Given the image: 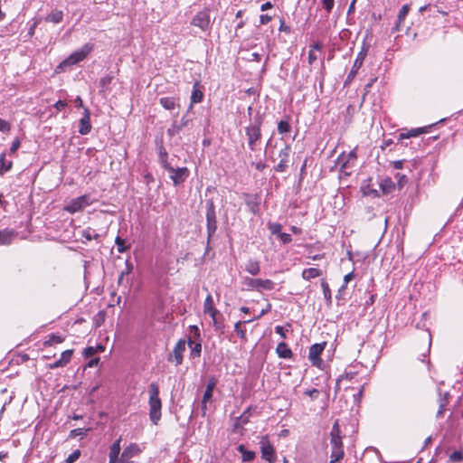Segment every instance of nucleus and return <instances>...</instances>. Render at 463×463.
I'll use <instances>...</instances> for the list:
<instances>
[{
	"label": "nucleus",
	"mask_w": 463,
	"mask_h": 463,
	"mask_svg": "<svg viewBox=\"0 0 463 463\" xmlns=\"http://www.w3.org/2000/svg\"><path fill=\"white\" fill-rule=\"evenodd\" d=\"M159 386L153 382L148 386L149 418L153 424L157 425L162 416V401L159 397Z\"/></svg>",
	"instance_id": "nucleus-1"
},
{
	"label": "nucleus",
	"mask_w": 463,
	"mask_h": 463,
	"mask_svg": "<svg viewBox=\"0 0 463 463\" xmlns=\"http://www.w3.org/2000/svg\"><path fill=\"white\" fill-rule=\"evenodd\" d=\"M330 443L332 446V451L330 456V463H336L340 461L345 455L344 451V445L342 441V436H341V428L338 422V420H336L332 427L331 432H330Z\"/></svg>",
	"instance_id": "nucleus-2"
},
{
	"label": "nucleus",
	"mask_w": 463,
	"mask_h": 463,
	"mask_svg": "<svg viewBox=\"0 0 463 463\" xmlns=\"http://www.w3.org/2000/svg\"><path fill=\"white\" fill-rule=\"evenodd\" d=\"M203 313L211 317L215 330L222 331L224 325L218 318L221 314L220 311L214 307L213 298L210 293L206 296L203 302Z\"/></svg>",
	"instance_id": "nucleus-3"
},
{
	"label": "nucleus",
	"mask_w": 463,
	"mask_h": 463,
	"mask_svg": "<svg viewBox=\"0 0 463 463\" xmlns=\"http://www.w3.org/2000/svg\"><path fill=\"white\" fill-rule=\"evenodd\" d=\"M94 46L90 43L84 44L80 50L73 52L68 58H66L59 67L75 65L83 60L92 52Z\"/></svg>",
	"instance_id": "nucleus-4"
},
{
	"label": "nucleus",
	"mask_w": 463,
	"mask_h": 463,
	"mask_svg": "<svg viewBox=\"0 0 463 463\" xmlns=\"http://www.w3.org/2000/svg\"><path fill=\"white\" fill-rule=\"evenodd\" d=\"M245 134L248 138V145L251 151L256 150L257 143L261 139V120L250 124L245 128Z\"/></svg>",
	"instance_id": "nucleus-5"
},
{
	"label": "nucleus",
	"mask_w": 463,
	"mask_h": 463,
	"mask_svg": "<svg viewBox=\"0 0 463 463\" xmlns=\"http://www.w3.org/2000/svg\"><path fill=\"white\" fill-rule=\"evenodd\" d=\"M242 283L249 290H272L275 288V283L268 279L245 278Z\"/></svg>",
	"instance_id": "nucleus-6"
},
{
	"label": "nucleus",
	"mask_w": 463,
	"mask_h": 463,
	"mask_svg": "<svg viewBox=\"0 0 463 463\" xmlns=\"http://www.w3.org/2000/svg\"><path fill=\"white\" fill-rule=\"evenodd\" d=\"M261 458L269 463H275L277 459L274 446L269 441L268 435L261 436L260 440Z\"/></svg>",
	"instance_id": "nucleus-7"
},
{
	"label": "nucleus",
	"mask_w": 463,
	"mask_h": 463,
	"mask_svg": "<svg viewBox=\"0 0 463 463\" xmlns=\"http://www.w3.org/2000/svg\"><path fill=\"white\" fill-rule=\"evenodd\" d=\"M92 203L89 195H81L72 199L67 205L64 206V211L70 213H75L83 210L86 206Z\"/></svg>",
	"instance_id": "nucleus-8"
},
{
	"label": "nucleus",
	"mask_w": 463,
	"mask_h": 463,
	"mask_svg": "<svg viewBox=\"0 0 463 463\" xmlns=\"http://www.w3.org/2000/svg\"><path fill=\"white\" fill-rule=\"evenodd\" d=\"M326 345V342L314 344L309 347L308 359L313 366L322 368L323 360L321 359V354L323 353Z\"/></svg>",
	"instance_id": "nucleus-9"
},
{
	"label": "nucleus",
	"mask_w": 463,
	"mask_h": 463,
	"mask_svg": "<svg viewBox=\"0 0 463 463\" xmlns=\"http://www.w3.org/2000/svg\"><path fill=\"white\" fill-rule=\"evenodd\" d=\"M191 24L203 31L208 30L211 25L210 10L205 8L199 11L192 19Z\"/></svg>",
	"instance_id": "nucleus-10"
},
{
	"label": "nucleus",
	"mask_w": 463,
	"mask_h": 463,
	"mask_svg": "<svg viewBox=\"0 0 463 463\" xmlns=\"http://www.w3.org/2000/svg\"><path fill=\"white\" fill-rule=\"evenodd\" d=\"M357 146L351 150L349 153H341L336 159V164L340 166L341 170L347 169L353 166L357 160Z\"/></svg>",
	"instance_id": "nucleus-11"
},
{
	"label": "nucleus",
	"mask_w": 463,
	"mask_h": 463,
	"mask_svg": "<svg viewBox=\"0 0 463 463\" xmlns=\"http://www.w3.org/2000/svg\"><path fill=\"white\" fill-rule=\"evenodd\" d=\"M217 384V379L215 377H211L208 380L206 389L204 391L203 400H202V415L205 416L207 411L206 403L210 402L213 398V391Z\"/></svg>",
	"instance_id": "nucleus-12"
},
{
	"label": "nucleus",
	"mask_w": 463,
	"mask_h": 463,
	"mask_svg": "<svg viewBox=\"0 0 463 463\" xmlns=\"http://www.w3.org/2000/svg\"><path fill=\"white\" fill-rule=\"evenodd\" d=\"M290 152H291V146L289 145H285V146L279 150V162L275 166L276 172L283 173L288 169Z\"/></svg>",
	"instance_id": "nucleus-13"
},
{
	"label": "nucleus",
	"mask_w": 463,
	"mask_h": 463,
	"mask_svg": "<svg viewBox=\"0 0 463 463\" xmlns=\"http://www.w3.org/2000/svg\"><path fill=\"white\" fill-rule=\"evenodd\" d=\"M367 52H368V46L367 47L364 46L362 48V50L358 52L356 59L353 64V67L347 75V80L351 81L354 80V78L357 74L359 69L362 67L365 57L367 56Z\"/></svg>",
	"instance_id": "nucleus-14"
},
{
	"label": "nucleus",
	"mask_w": 463,
	"mask_h": 463,
	"mask_svg": "<svg viewBox=\"0 0 463 463\" xmlns=\"http://www.w3.org/2000/svg\"><path fill=\"white\" fill-rule=\"evenodd\" d=\"M206 221L208 237L211 238L217 230L216 213L213 203L207 208Z\"/></svg>",
	"instance_id": "nucleus-15"
},
{
	"label": "nucleus",
	"mask_w": 463,
	"mask_h": 463,
	"mask_svg": "<svg viewBox=\"0 0 463 463\" xmlns=\"http://www.w3.org/2000/svg\"><path fill=\"white\" fill-rule=\"evenodd\" d=\"M140 453V449L137 444L131 443L122 452L117 463H130V459Z\"/></svg>",
	"instance_id": "nucleus-16"
},
{
	"label": "nucleus",
	"mask_w": 463,
	"mask_h": 463,
	"mask_svg": "<svg viewBox=\"0 0 463 463\" xmlns=\"http://www.w3.org/2000/svg\"><path fill=\"white\" fill-rule=\"evenodd\" d=\"M170 178L172 179L175 185L183 184L189 175V170L187 167L172 168L169 170Z\"/></svg>",
	"instance_id": "nucleus-17"
},
{
	"label": "nucleus",
	"mask_w": 463,
	"mask_h": 463,
	"mask_svg": "<svg viewBox=\"0 0 463 463\" xmlns=\"http://www.w3.org/2000/svg\"><path fill=\"white\" fill-rule=\"evenodd\" d=\"M185 341L180 339L174 347L173 354H170L168 360L175 361L176 365L183 363V354L185 351Z\"/></svg>",
	"instance_id": "nucleus-18"
},
{
	"label": "nucleus",
	"mask_w": 463,
	"mask_h": 463,
	"mask_svg": "<svg viewBox=\"0 0 463 463\" xmlns=\"http://www.w3.org/2000/svg\"><path fill=\"white\" fill-rule=\"evenodd\" d=\"M73 349H68L61 353V358L52 364H48L49 369H56L66 366L71 360L73 355Z\"/></svg>",
	"instance_id": "nucleus-19"
},
{
	"label": "nucleus",
	"mask_w": 463,
	"mask_h": 463,
	"mask_svg": "<svg viewBox=\"0 0 463 463\" xmlns=\"http://www.w3.org/2000/svg\"><path fill=\"white\" fill-rule=\"evenodd\" d=\"M90 111L88 108H84V115L79 122V133L80 135H87L90 132Z\"/></svg>",
	"instance_id": "nucleus-20"
},
{
	"label": "nucleus",
	"mask_w": 463,
	"mask_h": 463,
	"mask_svg": "<svg viewBox=\"0 0 463 463\" xmlns=\"http://www.w3.org/2000/svg\"><path fill=\"white\" fill-rule=\"evenodd\" d=\"M430 128H431V126H426V127H422V128H411V129H409L406 131H402L399 135V140L401 141V140H403L406 138L415 137L421 134L428 133Z\"/></svg>",
	"instance_id": "nucleus-21"
},
{
	"label": "nucleus",
	"mask_w": 463,
	"mask_h": 463,
	"mask_svg": "<svg viewBox=\"0 0 463 463\" xmlns=\"http://www.w3.org/2000/svg\"><path fill=\"white\" fill-rule=\"evenodd\" d=\"M410 11V5L406 4L402 5V7L400 9L398 15H397V21L392 28L393 32H399L401 30L402 24L404 22L406 16L408 15V13Z\"/></svg>",
	"instance_id": "nucleus-22"
},
{
	"label": "nucleus",
	"mask_w": 463,
	"mask_h": 463,
	"mask_svg": "<svg viewBox=\"0 0 463 463\" xmlns=\"http://www.w3.org/2000/svg\"><path fill=\"white\" fill-rule=\"evenodd\" d=\"M178 100L179 98L177 97H163L159 99V103L165 109L173 110L176 107H179Z\"/></svg>",
	"instance_id": "nucleus-23"
},
{
	"label": "nucleus",
	"mask_w": 463,
	"mask_h": 463,
	"mask_svg": "<svg viewBox=\"0 0 463 463\" xmlns=\"http://www.w3.org/2000/svg\"><path fill=\"white\" fill-rule=\"evenodd\" d=\"M64 341H65V336L52 333L46 336L45 340L43 342V346L44 348H47V347L52 346L53 345L61 344Z\"/></svg>",
	"instance_id": "nucleus-24"
},
{
	"label": "nucleus",
	"mask_w": 463,
	"mask_h": 463,
	"mask_svg": "<svg viewBox=\"0 0 463 463\" xmlns=\"http://www.w3.org/2000/svg\"><path fill=\"white\" fill-rule=\"evenodd\" d=\"M120 441L121 437H119L109 448V463H117L118 459V455L120 453Z\"/></svg>",
	"instance_id": "nucleus-25"
},
{
	"label": "nucleus",
	"mask_w": 463,
	"mask_h": 463,
	"mask_svg": "<svg viewBox=\"0 0 463 463\" xmlns=\"http://www.w3.org/2000/svg\"><path fill=\"white\" fill-rule=\"evenodd\" d=\"M276 353L279 358L283 359H290L293 356L291 349L285 342H281L277 345Z\"/></svg>",
	"instance_id": "nucleus-26"
},
{
	"label": "nucleus",
	"mask_w": 463,
	"mask_h": 463,
	"mask_svg": "<svg viewBox=\"0 0 463 463\" xmlns=\"http://www.w3.org/2000/svg\"><path fill=\"white\" fill-rule=\"evenodd\" d=\"M323 271L317 268H307L304 269L301 273V277L303 279L308 281L313 279L318 278L322 276Z\"/></svg>",
	"instance_id": "nucleus-27"
},
{
	"label": "nucleus",
	"mask_w": 463,
	"mask_h": 463,
	"mask_svg": "<svg viewBox=\"0 0 463 463\" xmlns=\"http://www.w3.org/2000/svg\"><path fill=\"white\" fill-rule=\"evenodd\" d=\"M203 99V92L200 89V82L195 81L193 86L191 94V106L195 103H200Z\"/></svg>",
	"instance_id": "nucleus-28"
},
{
	"label": "nucleus",
	"mask_w": 463,
	"mask_h": 463,
	"mask_svg": "<svg viewBox=\"0 0 463 463\" xmlns=\"http://www.w3.org/2000/svg\"><path fill=\"white\" fill-rule=\"evenodd\" d=\"M322 49V43L320 42H316L310 45V50L308 52V63L312 65L315 61H317L318 56L317 52H319Z\"/></svg>",
	"instance_id": "nucleus-29"
},
{
	"label": "nucleus",
	"mask_w": 463,
	"mask_h": 463,
	"mask_svg": "<svg viewBox=\"0 0 463 463\" xmlns=\"http://www.w3.org/2000/svg\"><path fill=\"white\" fill-rule=\"evenodd\" d=\"M380 189L383 194H389L395 189V183L390 177H386L380 183Z\"/></svg>",
	"instance_id": "nucleus-30"
},
{
	"label": "nucleus",
	"mask_w": 463,
	"mask_h": 463,
	"mask_svg": "<svg viewBox=\"0 0 463 463\" xmlns=\"http://www.w3.org/2000/svg\"><path fill=\"white\" fill-rule=\"evenodd\" d=\"M15 236V232L12 230L5 229L0 231V246L9 245L12 242L13 238Z\"/></svg>",
	"instance_id": "nucleus-31"
},
{
	"label": "nucleus",
	"mask_w": 463,
	"mask_h": 463,
	"mask_svg": "<svg viewBox=\"0 0 463 463\" xmlns=\"http://www.w3.org/2000/svg\"><path fill=\"white\" fill-rule=\"evenodd\" d=\"M63 20V13L61 10H52L46 17L45 22L60 24Z\"/></svg>",
	"instance_id": "nucleus-32"
},
{
	"label": "nucleus",
	"mask_w": 463,
	"mask_h": 463,
	"mask_svg": "<svg viewBox=\"0 0 463 463\" xmlns=\"http://www.w3.org/2000/svg\"><path fill=\"white\" fill-rule=\"evenodd\" d=\"M245 270L252 276H256L260 271V262L256 260H250L245 265Z\"/></svg>",
	"instance_id": "nucleus-33"
},
{
	"label": "nucleus",
	"mask_w": 463,
	"mask_h": 463,
	"mask_svg": "<svg viewBox=\"0 0 463 463\" xmlns=\"http://www.w3.org/2000/svg\"><path fill=\"white\" fill-rule=\"evenodd\" d=\"M81 238L84 239L83 242L90 241L91 240L98 241L99 239V234L95 232L91 228H86L80 232Z\"/></svg>",
	"instance_id": "nucleus-34"
},
{
	"label": "nucleus",
	"mask_w": 463,
	"mask_h": 463,
	"mask_svg": "<svg viewBox=\"0 0 463 463\" xmlns=\"http://www.w3.org/2000/svg\"><path fill=\"white\" fill-rule=\"evenodd\" d=\"M13 167V162L10 160H6L5 153H2L0 155V175H3L5 173L10 171Z\"/></svg>",
	"instance_id": "nucleus-35"
},
{
	"label": "nucleus",
	"mask_w": 463,
	"mask_h": 463,
	"mask_svg": "<svg viewBox=\"0 0 463 463\" xmlns=\"http://www.w3.org/2000/svg\"><path fill=\"white\" fill-rule=\"evenodd\" d=\"M238 451L241 454L242 461L244 462L252 461L255 458V452L246 449L244 445H240Z\"/></svg>",
	"instance_id": "nucleus-36"
},
{
	"label": "nucleus",
	"mask_w": 463,
	"mask_h": 463,
	"mask_svg": "<svg viewBox=\"0 0 463 463\" xmlns=\"http://www.w3.org/2000/svg\"><path fill=\"white\" fill-rule=\"evenodd\" d=\"M357 375H358L357 372H346L344 374L339 376V378L337 379V382H336V385L339 388L340 385L342 383H344V382H351L353 380H355Z\"/></svg>",
	"instance_id": "nucleus-37"
},
{
	"label": "nucleus",
	"mask_w": 463,
	"mask_h": 463,
	"mask_svg": "<svg viewBox=\"0 0 463 463\" xmlns=\"http://www.w3.org/2000/svg\"><path fill=\"white\" fill-rule=\"evenodd\" d=\"M115 243L119 253H123L130 249V244H127L126 241L122 239L120 236L116 237Z\"/></svg>",
	"instance_id": "nucleus-38"
},
{
	"label": "nucleus",
	"mask_w": 463,
	"mask_h": 463,
	"mask_svg": "<svg viewBox=\"0 0 463 463\" xmlns=\"http://www.w3.org/2000/svg\"><path fill=\"white\" fill-rule=\"evenodd\" d=\"M249 322H250V320L244 321V323H249ZM242 324H243V322H241V321L237 322L234 326V331L236 332V334L238 335V336L241 339L246 341L247 340L246 329L241 327Z\"/></svg>",
	"instance_id": "nucleus-39"
},
{
	"label": "nucleus",
	"mask_w": 463,
	"mask_h": 463,
	"mask_svg": "<svg viewBox=\"0 0 463 463\" xmlns=\"http://www.w3.org/2000/svg\"><path fill=\"white\" fill-rule=\"evenodd\" d=\"M321 288L323 289V294H324V298H325L326 301L328 304H330L332 301L331 289L329 288L328 283L325 279H322V281H321Z\"/></svg>",
	"instance_id": "nucleus-40"
},
{
	"label": "nucleus",
	"mask_w": 463,
	"mask_h": 463,
	"mask_svg": "<svg viewBox=\"0 0 463 463\" xmlns=\"http://www.w3.org/2000/svg\"><path fill=\"white\" fill-rule=\"evenodd\" d=\"M291 130L289 124V118L288 117L285 120H280L278 124V131L279 134H285Z\"/></svg>",
	"instance_id": "nucleus-41"
},
{
	"label": "nucleus",
	"mask_w": 463,
	"mask_h": 463,
	"mask_svg": "<svg viewBox=\"0 0 463 463\" xmlns=\"http://www.w3.org/2000/svg\"><path fill=\"white\" fill-rule=\"evenodd\" d=\"M189 345L191 346V355L193 356H200L202 352V345L200 342L194 343L192 340H189Z\"/></svg>",
	"instance_id": "nucleus-42"
},
{
	"label": "nucleus",
	"mask_w": 463,
	"mask_h": 463,
	"mask_svg": "<svg viewBox=\"0 0 463 463\" xmlns=\"http://www.w3.org/2000/svg\"><path fill=\"white\" fill-rule=\"evenodd\" d=\"M268 228L272 234L279 235L282 230V225L279 222H269Z\"/></svg>",
	"instance_id": "nucleus-43"
},
{
	"label": "nucleus",
	"mask_w": 463,
	"mask_h": 463,
	"mask_svg": "<svg viewBox=\"0 0 463 463\" xmlns=\"http://www.w3.org/2000/svg\"><path fill=\"white\" fill-rule=\"evenodd\" d=\"M182 129V126H179L176 122H174L171 128L167 129V134L170 137H174L175 135H178Z\"/></svg>",
	"instance_id": "nucleus-44"
},
{
	"label": "nucleus",
	"mask_w": 463,
	"mask_h": 463,
	"mask_svg": "<svg viewBox=\"0 0 463 463\" xmlns=\"http://www.w3.org/2000/svg\"><path fill=\"white\" fill-rule=\"evenodd\" d=\"M463 459V453L461 451H454L449 455V461L451 463L460 462Z\"/></svg>",
	"instance_id": "nucleus-45"
},
{
	"label": "nucleus",
	"mask_w": 463,
	"mask_h": 463,
	"mask_svg": "<svg viewBox=\"0 0 463 463\" xmlns=\"http://www.w3.org/2000/svg\"><path fill=\"white\" fill-rule=\"evenodd\" d=\"M80 457V450L76 449L66 458V463H74Z\"/></svg>",
	"instance_id": "nucleus-46"
},
{
	"label": "nucleus",
	"mask_w": 463,
	"mask_h": 463,
	"mask_svg": "<svg viewBox=\"0 0 463 463\" xmlns=\"http://www.w3.org/2000/svg\"><path fill=\"white\" fill-rule=\"evenodd\" d=\"M113 80V76L111 75H106L104 77H102L99 80V85L103 88V89H107L109 87V85L111 83Z\"/></svg>",
	"instance_id": "nucleus-47"
},
{
	"label": "nucleus",
	"mask_w": 463,
	"mask_h": 463,
	"mask_svg": "<svg viewBox=\"0 0 463 463\" xmlns=\"http://www.w3.org/2000/svg\"><path fill=\"white\" fill-rule=\"evenodd\" d=\"M447 406V401L445 399H440L439 408L437 412V417H442Z\"/></svg>",
	"instance_id": "nucleus-48"
},
{
	"label": "nucleus",
	"mask_w": 463,
	"mask_h": 463,
	"mask_svg": "<svg viewBox=\"0 0 463 463\" xmlns=\"http://www.w3.org/2000/svg\"><path fill=\"white\" fill-rule=\"evenodd\" d=\"M278 237L284 244H288L292 241L291 235L286 232H280Z\"/></svg>",
	"instance_id": "nucleus-49"
},
{
	"label": "nucleus",
	"mask_w": 463,
	"mask_h": 463,
	"mask_svg": "<svg viewBox=\"0 0 463 463\" xmlns=\"http://www.w3.org/2000/svg\"><path fill=\"white\" fill-rule=\"evenodd\" d=\"M323 7L327 13H330L334 7L335 0H322Z\"/></svg>",
	"instance_id": "nucleus-50"
},
{
	"label": "nucleus",
	"mask_w": 463,
	"mask_h": 463,
	"mask_svg": "<svg viewBox=\"0 0 463 463\" xmlns=\"http://www.w3.org/2000/svg\"><path fill=\"white\" fill-rule=\"evenodd\" d=\"M11 129V125L8 121L0 118V131L2 132H9Z\"/></svg>",
	"instance_id": "nucleus-51"
},
{
	"label": "nucleus",
	"mask_w": 463,
	"mask_h": 463,
	"mask_svg": "<svg viewBox=\"0 0 463 463\" xmlns=\"http://www.w3.org/2000/svg\"><path fill=\"white\" fill-rule=\"evenodd\" d=\"M319 391L316 388H313L311 390H307L305 392V394L309 396L312 400L317 399L319 395Z\"/></svg>",
	"instance_id": "nucleus-52"
},
{
	"label": "nucleus",
	"mask_w": 463,
	"mask_h": 463,
	"mask_svg": "<svg viewBox=\"0 0 463 463\" xmlns=\"http://www.w3.org/2000/svg\"><path fill=\"white\" fill-rule=\"evenodd\" d=\"M167 157H168L167 153H166V152H165V156H162V158H161V164H162L163 167H164L165 170L169 171V170H172V168H173V167H172V166L170 165V164L168 163V161H167Z\"/></svg>",
	"instance_id": "nucleus-53"
},
{
	"label": "nucleus",
	"mask_w": 463,
	"mask_h": 463,
	"mask_svg": "<svg viewBox=\"0 0 463 463\" xmlns=\"http://www.w3.org/2000/svg\"><path fill=\"white\" fill-rule=\"evenodd\" d=\"M21 146L20 140L15 138L10 147V154H15V152L19 149Z\"/></svg>",
	"instance_id": "nucleus-54"
},
{
	"label": "nucleus",
	"mask_w": 463,
	"mask_h": 463,
	"mask_svg": "<svg viewBox=\"0 0 463 463\" xmlns=\"http://www.w3.org/2000/svg\"><path fill=\"white\" fill-rule=\"evenodd\" d=\"M96 354V349L93 346L85 348L83 354L86 358L91 357Z\"/></svg>",
	"instance_id": "nucleus-55"
},
{
	"label": "nucleus",
	"mask_w": 463,
	"mask_h": 463,
	"mask_svg": "<svg viewBox=\"0 0 463 463\" xmlns=\"http://www.w3.org/2000/svg\"><path fill=\"white\" fill-rule=\"evenodd\" d=\"M354 278V271H351L349 272L348 274H346L345 277H344V285L342 286V288H345L347 284L349 283L350 280H352Z\"/></svg>",
	"instance_id": "nucleus-56"
},
{
	"label": "nucleus",
	"mask_w": 463,
	"mask_h": 463,
	"mask_svg": "<svg viewBox=\"0 0 463 463\" xmlns=\"http://www.w3.org/2000/svg\"><path fill=\"white\" fill-rule=\"evenodd\" d=\"M66 107H67V102H66L65 100H58V101L54 104V108H55L58 111H61V110L64 109Z\"/></svg>",
	"instance_id": "nucleus-57"
},
{
	"label": "nucleus",
	"mask_w": 463,
	"mask_h": 463,
	"mask_svg": "<svg viewBox=\"0 0 463 463\" xmlns=\"http://www.w3.org/2000/svg\"><path fill=\"white\" fill-rule=\"evenodd\" d=\"M390 164L394 169H402L403 167L404 160L392 161Z\"/></svg>",
	"instance_id": "nucleus-58"
},
{
	"label": "nucleus",
	"mask_w": 463,
	"mask_h": 463,
	"mask_svg": "<svg viewBox=\"0 0 463 463\" xmlns=\"http://www.w3.org/2000/svg\"><path fill=\"white\" fill-rule=\"evenodd\" d=\"M396 177L398 178V185L400 186V188H402L404 185V184L407 182V178L404 175H400V174H397Z\"/></svg>",
	"instance_id": "nucleus-59"
},
{
	"label": "nucleus",
	"mask_w": 463,
	"mask_h": 463,
	"mask_svg": "<svg viewBox=\"0 0 463 463\" xmlns=\"http://www.w3.org/2000/svg\"><path fill=\"white\" fill-rule=\"evenodd\" d=\"M272 17L269 14H261L260 16V22L261 24H267L271 21Z\"/></svg>",
	"instance_id": "nucleus-60"
},
{
	"label": "nucleus",
	"mask_w": 463,
	"mask_h": 463,
	"mask_svg": "<svg viewBox=\"0 0 463 463\" xmlns=\"http://www.w3.org/2000/svg\"><path fill=\"white\" fill-rule=\"evenodd\" d=\"M275 331H276V333H277V334H279L282 338H284V339H285V338L287 337V335H286V332H285V330H284V327H283V326H277L275 327Z\"/></svg>",
	"instance_id": "nucleus-61"
},
{
	"label": "nucleus",
	"mask_w": 463,
	"mask_h": 463,
	"mask_svg": "<svg viewBox=\"0 0 463 463\" xmlns=\"http://www.w3.org/2000/svg\"><path fill=\"white\" fill-rule=\"evenodd\" d=\"M83 433H84L83 429H74V430H72L71 431L70 436H71V437H76V436H78V435H81V434H83Z\"/></svg>",
	"instance_id": "nucleus-62"
},
{
	"label": "nucleus",
	"mask_w": 463,
	"mask_h": 463,
	"mask_svg": "<svg viewBox=\"0 0 463 463\" xmlns=\"http://www.w3.org/2000/svg\"><path fill=\"white\" fill-rule=\"evenodd\" d=\"M392 144H393V141L392 139H385V140H383V142L381 146V148H382V150H384L386 147H388L389 146H391Z\"/></svg>",
	"instance_id": "nucleus-63"
},
{
	"label": "nucleus",
	"mask_w": 463,
	"mask_h": 463,
	"mask_svg": "<svg viewBox=\"0 0 463 463\" xmlns=\"http://www.w3.org/2000/svg\"><path fill=\"white\" fill-rule=\"evenodd\" d=\"M125 269L127 270V274H130L133 271V264L128 260H126Z\"/></svg>",
	"instance_id": "nucleus-64"
}]
</instances>
